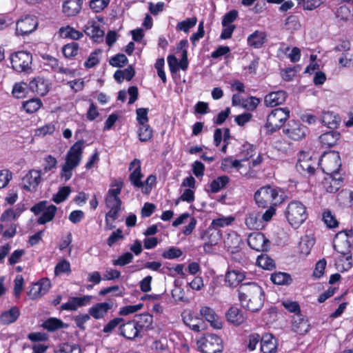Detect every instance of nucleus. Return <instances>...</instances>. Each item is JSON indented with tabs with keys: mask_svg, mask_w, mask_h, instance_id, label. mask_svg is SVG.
<instances>
[{
	"mask_svg": "<svg viewBox=\"0 0 353 353\" xmlns=\"http://www.w3.org/2000/svg\"><path fill=\"white\" fill-rule=\"evenodd\" d=\"M321 123L329 128H336L340 121L339 117L331 112H323L321 119Z\"/></svg>",
	"mask_w": 353,
	"mask_h": 353,
	"instance_id": "obj_39",
	"label": "nucleus"
},
{
	"mask_svg": "<svg viewBox=\"0 0 353 353\" xmlns=\"http://www.w3.org/2000/svg\"><path fill=\"white\" fill-rule=\"evenodd\" d=\"M55 130V125L50 123L36 130L35 134L37 136H46L47 134H52Z\"/></svg>",
	"mask_w": 353,
	"mask_h": 353,
	"instance_id": "obj_61",
	"label": "nucleus"
},
{
	"mask_svg": "<svg viewBox=\"0 0 353 353\" xmlns=\"http://www.w3.org/2000/svg\"><path fill=\"white\" fill-rule=\"evenodd\" d=\"M184 323L194 332H200L203 324L201 319L197 317L190 311H185L182 314Z\"/></svg>",
	"mask_w": 353,
	"mask_h": 353,
	"instance_id": "obj_22",
	"label": "nucleus"
},
{
	"mask_svg": "<svg viewBox=\"0 0 353 353\" xmlns=\"http://www.w3.org/2000/svg\"><path fill=\"white\" fill-rule=\"evenodd\" d=\"M206 234L208 238V241L210 242L211 245H216L219 243L221 239V234L219 231L209 228L206 232Z\"/></svg>",
	"mask_w": 353,
	"mask_h": 353,
	"instance_id": "obj_64",
	"label": "nucleus"
},
{
	"mask_svg": "<svg viewBox=\"0 0 353 353\" xmlns=\"http://www.w3.org/2000/svg\"><path fill=\"white\" fill-rule=\"evenodd\" d=\"M323 185L327 192L334 193L340 189L341 181L339 178H335L334 175H327L323 182Z\"/></svg>",
	"mask_w": 353,
	"mask_h": 353,
	"instance_id": "obj_32",
	"label": "nucleus"
},
{
	"mask_svg": "<svg viewBox=\"0 0 353 353\" xmlns=\"http://www.w3.org/2000/svg\"><path fill=\"white\" fill-rule=\"evenodd\" d=\"M71 272L70 263L66 259L60 261L54 268V274L56 276L61 275L62 274H70Z\"/></svg>",
	"mask_w": 353,
	"mask_h": 353,
	"instance_id": "obj_52",
	"label": "nucleus"
},
{
	"mask_svg": "<svg viewBox=\"0 0 353 353\" xmlns=\"http://www.w3.org/2000/svg\"><path fill=\"white\" fill-rule=\"evenodd\" d=\"M239 299L241 305L252 312L261 309L265 301V292L256 283L242 284L239 288Z\"/></svg>",
	"mask_w": 353,
	"mask_h": 353,
	"instance_id": "obj_1",
	"label": "nucleus"
},
{
	"mask_svg": "<svg viewBox=\"0 0 353 353\" xmlns=\"http://www.w3.org/2000/svg\"><path fill=\"white\" fill-rule=\"evenodd\" d=\"M230 179L228 176H221L212 180L210 184V191L213 193L219 192L229 183Z\"/></svg>",
	"mask_w": 353,
	"mask_h": 353,
	"instance_id": "obj_42",
	"label": "nucleus"
},
{
	"mask_svg": "<svg viewBox=\"0 0 353 353\" xmlns=\"http://www.w3.org/2000/svg\"><path fill=\"white\" fill-rule=\"evenodd\" d=\"M234 221V217L232 216H221L218 217L217 219H213L210 228L214 230H216L219 228H224L232 225Z\"/></svg>",
	"mask_w": 353,
	"mask_h": 353,
	"instance_id": "obj_43",
	"label": "nucleus"
},
{
	"mask_svg": "<svg viewBox=\"0 0 353 353\" xmlns=\"http://www.w3.org/2000/svg\"><path fill=\"white\" fill-rule=\"evenodd\" d=\"M197 22L196 17H191L186 19L184 21H180L176 25V29L180 31L188 32L190 29L193 28Z\"/></svg>",
	"mask_w": 353,
	"mask_h": 353,
	"instance_id": "obj_55",
	"label": "nucleus"
},
{
	"mask_svg": "<svg viewBox=\"0 0 353 353\" xmlns=\"http://www.w3.org/2000/svg\"><path fill=\"white\" fill-rule=\"evenodd\" d=\"M242 159H233L232 157H226L221 161V168L225 172H228L231 168L239 170L242 167Z\"/></svg>",
	"mask_w": 353,
	"mask_h": 353,
	"instance_id": "obj_41",
	"label": "nucleus"
},
{
	"mask_svg": "<svg viewBox=\"0 0 353 353\" xmlns=\"http://www.w3.org/2000/svg\"><path fill=\"white\" fill-rule=\"evenodd\" d=\"M323 171L327 175H334L339 172L341 166V158L339 152L330 151L325 152L319 161Z\"/></svg>",
	"mask_w": 353,
	"mask_h": 353,
	"instance_id": "obj_6",
	"label": "nucleus"
},
{
	"mask_svg": "<svg viewBox=\"0 0 353 353\" xmlns=\"http://www.w3.org/2000/svg\"><path fill=\"white\" fill-rule=\"evenodd\" d=\"M339 134L334 131H329L319 137L321 145L324 147L334 146L339 139Z\"/></svg>",
	"mask_w": 353,
	"mask_h": 353,
	"instance_id": "obj_36",
	"label": "nucleus"
},
{
	"mask_svg": "<svg viewBox=\"0 0 353 353\" xmlns=\"http://www.w3.org/2000/svg\"><path fill=\"white\" fill-rule=\"evenodd\" d=\"M225 316L228 322L236 325L242 324L246 319L243 312L236 307H230L227 312Z\"/></svg>",
	"mask_w": 353,
	"mask_h": 353,
	"instance_id": "obj_29",
	"label": "nucleus"
},
{
	"mask_svg": "<svg viewBox=\"0 0 353 353\" xmlns=\"http://www.w3.org/2000/svg\"><path fill=\"white\" fill-rule=\"evenodd\" d=\"M254 199L256 203L262 207L268 204L276 205L283 201L284 193L278 188L265 186L256 192Z\"/></svg>",
	"mask_w": 353,
	"mask_h": 353,
	"instance_id": "obj_3",
	"label": "nucleus"
},
{
	"mask_svg": "<svg viewBox=\"0 0 353 353\" xmlns=\"http://www.w3.org/2000/svg\"><path fill=\"white\" fill-rule=\"evenodd\" d=\"M133 254L130 252H125L121 255L117 259L113 261L114 265L124 266L132 261Z\"/></svg>",
	"mask_w": 353,
	"mask_h": 353,
	"instance_id": "obj_60",
	"label": "nucleus"
},
{
	"mask_svg": "<svg viewBox=\"0 0 353 353\" xmlns=\"http://www.w3.org/2000/svg\"><path fill=\"white\" fill-rule=\"evenodd\" d=\"M289 117L288 108H276L268 114L265 128L270 132H274L282 127Z\"/></svg>",
	"mask_w": 353,
	"mask_h": 353,
	"instance_id": "obj_8",
	"label": "nucleus"
},
{
	"mask_svg": "<svg viewBox=\"0 0 353 353\" xmlns=\"http://www.w3.org/2000/svg\"><path fill=\"white\" fill-rule=\"evenodd\" d=\"M197 345L203 353H221L223 349L222 339L214 334H205L197 341Z\"/></svg>",
	"mask_w": 353,
	"mask_h": 353,
	"instance_id": "obj_7",
	"label": "nucleus"
},
{
	"mask_svg": "<svg viewBox=\"0 0 353 353\" xmlns=\"http://www.w3.org/2000/svg\"><path fill=\"white\" fill-rule=\"evenodd\" d=\"M83 0H63L62 11L67 17L78 14L82 8Z\"/></svg>",
	"mask_w": 353,
	"mask_h": 353,
	"instance_id": "obj_23",
	"label": "nucleus"
},
{
	"mask_svg": "<svg viewBox=\"0 0 353 353\" xmlns=\"http://www.w3.org/2000/svg\"><path fill=\"white\" fill-rule=\"evenodd\" d=\"M31 210L35 214H41L37 221L39 224H45L53 219L57 207L54 205H47L46 201H41L34 205Z\"/></svg>",
	"mask_w": 353,
	"mask_h": 353,
	"instance_id": "obj_12",
	"label": "nucleus"
},
{
	"mask_svg": "<svg viewBox=\"0 0 353 353\" xmlns=\"http://www.w3.org/2000/svg\"><path fill=\"white\" fill-rule=\"evenodd\" d=\"M30 88L41 96H44L50 90V84L45 79L38 77L30 82Z\"/></svg>",
	"mask_w": 353,
	"mask_h": 353,
	"instance_id": "obj_25",
	"label": "nucleus"
},
{
	"mask_svg": "<svg viewBox=\"0 0 353 353\" xmlns=\"http://www.w3.org/2000/svg\"><path fill=\"white\" fill-rule=\"evenodd\" d=\"M142 327L135 321H128L120 327L121 334L128 339H134L139 336Z\"/></svg>",
	"mask_w": 353,
	"mask_h": 353,
	"instance_id": "obj_20",
	"label": "nucleus"
},
{
	"mask_svg": "<svg viewBox=\"0 0 353 353\" xmlns=\"http://www.w3.org/2000/svg\"><path fill=\"white\" fill-rule=\"evenodd\" d=\"M42 105V101L38 98L31 99L23 103V107L28 113L36 112Z\"/></svg>",
	"mask_w": 353,
	"mask_h": 353,
	"instance_id": "obj_48",
	"label": "nucleus"
},
{
	"mask_svg": "<svg viewBox=\"0 0 353 353\" xmlns=\"http://www.w3.org/2000/svg\"><path fill=\"white\" fill-rule=\"evenodd\" d=\"M314 245V241L312 239L306 237L301 240L300 243V249L303 254L307 255Z\"/></svg>",
	"mask_w": 353,
	"mask_h": 353,
	"instance_id": "obj_59",
	"label": "nucleus"
},
{
	"mask_svg": "<svg viewBox=\"0 0 353 353\" xmlns=\"http://www.w3.org/2000/svg\"><path fill=\"white\" fill-rule=\"evenodd\" d=\"M319 161L316 158L314 159L309 152H301L299 153L296 169L301 174H313Z\"/></svg>",
	"mask_w": 353,
	"mask_h": 353,
	"instance_id": "obj_10",
	"label": "nucleus"
},
{
	"mask_svg": "<svg viewBox=\"0 0 353 353\" xmlns=\"http://www.w3.org/2000/svg\"><path fill=\"white\" fill-rule=\"evenodd\" d=\"M256 264L264 270H271L275 268V263L267 254H261L256 259Z\"/></svg>",
	"mask_w": 353,
	"mask_h": 353,
	"instance_id": "obj_47",
	"label": "nucleus"
},
{
	"mask_svg": "<svg viewBox=\"0 0 353 353\" xmlns=\"http://www.w3.org/2000/svg\"><path fill=\"white\" fill-rule=\"evenodd\" d=\"M41 326L48 332H54L59 329L68 327V325L64 323L61 320L53 317L44 321Z\"/></svg>",
	"mask_w": 353,
	"mask_h": 353,
	"instance_id": "obj_34",
	"label": "nucleus"
},
{
	"mask_svg": "<svg viewBox=\"0 0 353 353\" xmlns=\"http://www.w3.org/2000/svg\"><path fill=\"white\" fill-rule=\"evenodd\" d=\"M113 303L111 302L98 303L89 309V314L95 319H103L106 314L112 308Z\"/></svg>",
	"mask_w": 353,
	"mask_h": 353,
	"instance_id": "obj_21",
	"label": "nucleus"
},
{
	"mask_svg": "<svg viewBox=\"0 0 353 353\" xmlns=\"http://www.w3.org/2000/svg\"><path fill=\"white\" fill-rule=\"evenodd\" d=\"M276 349V340L270 334H265L261 339V350L263 353H274Z\"/></svg>",
	"mask_w": 353,
	"mask_h": 353,
	"instance_id": "obj_31",
	"label": "nucleus"
},
{
	"mask_svg": "<svg viewBox=\"0 0 353 353\" xmlns=\"http://www.w3.org/2000/svg\"><path fill=\"white\" fill-rule=\"evenodd\" d=\"M200 314L213 328L218 330L222 328V321L212 308L208 306H203L200 309Z\"/></svg>",
	"mask_w": 353,
	"mask_h": 353,
	"instance_id": "obj_19",
	"label": "nucleus"
},
{
	"mask_svg": "<svg viewBox=\"0 0 353 353\" xmlns=\"http://www.w3.org/2000/svg\"><path fill=\"white\" fill-rule=\"evenodd\" d=\"M129 170L131 171L130 174V181L131 183L138 188H143L144 182L141 181L143 177L141 170V161L137 159H134L129 165Z\"/></svg>",
	"mask_w": 353,
	"mask_h": 353,
	"instance_id": "obj_17",
	"label": "nucleus"
},
{
	"mask_svg": "<svg viewBox=\"0 0 353 353\" xmlns=\"http://www.w3.org/2000/svg\"><path fill=\"white\" fill-rule=\"evenodd\" d=\"M84 148V141L79 140L68 150L60 172V177L64 181H68L72 178L73 170L79 166L81 161Z\"/></svg>",
	"mask_w": 353,
	"mask_h": 353,
	"instance_id": "obj_2",
	"label": "nucleus"
},
{
	"mask_svg": "<svg viewBox=\"0 0 353 353\" xmlns=\"http://www.w3.org/2000/svg\"><path fill=\"white\" fill-rule=\"evenodd\" d=\"M84 32L95 42H101L103 41L104 32L100 28L99 25L94 21H89L88 22L85 27Z\"/></svg>",
	"mask_w": 353,
	"mask_h": 353,
	"instance_id": "obj_24",
	"label": "nucleus"
},
{
	"mask_svg": "<svg viewBox=\"0 0 353 353\" xmlns=\"http://www.w3.org/2000/svg\"><path fill=\"white\" fill-rule=\"evenodd\" d=\"M245 278V272L241 270H228L225 275V282L231 287L237 286Z\"/></svg>",
	"mask_w": 353,
	"mask_h": 353,
	"instance_id": "obj_28",
	"label": "nucleus"
},
{
	"mask_svg": "<svg viewBox=\"0 0 353 353\" xmlns=\"http://www.w3.org/2000/svg\"><path fill=\"white\" fill-rule=\"evenodd\" d=\"M285 216L292 226L297 228L307 218L306 207L300 201H293L286 208Z\"/></svg>",
	"mask_w": 353,
	"mask_h": 353,
	"instance_id": "obj_5",
	"label": "nucleus"
},
{
	"mask_svg": "<svg viewBox=\"0 0 353 353\" xmlns=\"http://www.w3.org/2000/svg\"><path fill=\"white\" fill-rule=\"evenodd\" d=\"M93 299L91 295H84L83 296H72L69 298L68 302L61 306L62 310L76 311L79 307L88 305Z\"/></svg>",
	"mask_w": 353,
	"mask_h": 353,
	"instance_id": "obj_16",
	"label": "nucleus"
},
{
	"mask_svg": "<svg viewBox=\"0 0 353 353\" xmlns=\"http://www.w3.org/2000/svg\"><path fill=\"white\" fill-rule=\"evenodd\" d=\"M283 132L292 140L300 141L306 136L307 128L299 121L292 120L283 128Z\"/></svg>",
	"mask_w": 353,
	"mask_h": 353,
	"instance_id": "obj_13",
	"label": "nucleus"
},
{
	"mask_svg": "<svg viewBox=\"0 0 353 353\" xmlns=\"http://www.w3.org/2000/svg\"><path fill=\"white\" fill-rule=\"evenodd\" d=\"M323 221L324 223L329 228H335L338 227L339 222L336 216L331 212L330 210H325L323 213Z\"/></svg>",
	"mask_w": 353,
	"mask_h": 353,
	"instance_id": "obj_53",
	"label": "nucleus"
},
{
	"mask_svg": "<svg viewBox=\"0 0 353 353\" xmlns=\"http://www.w3.org/2000/svg\"><path fill=\"white\" fill-rule=\"evenodd\" d=\"M293 330L299 334H304L310 330V325L307 320L301 318L300 315H297L293 320Z\"/></svg>",
	"mask_w": 353,
	"mask_h": 353,
	"instance_id": "obj_38",
	"label": "nucleus"
},
{
	"mask_svg": "<svg viewBox=\"0 0 353 353\" xmlns=\"http://www.w3.org/2000/svg\"><path fill=\"white\" fill-rule=\"evenodd\" d=\"M59 32L61 37L73 40H79L83 36V32L74 29L70 26L61 28Z\"/></svg>",
	"mask_w": 353,
	"mask_h": 353,
	"instance_id": "obj_40",
	"label": "nucleus"
},
{
	"mask_svg": "<svg viewBox=\"0 0 353 353\" xmlns=\"http://www.w3.org/2000/svg\"><path fill=\"white\" fill-rule=\"evenodd\" d=\"M19 314V309L17 307H12L1 314L0 321L3 324H10L16 321Z\"/></svg>",
	"mask_w": 353,
	"mask_h": 353,
	"instance_id": "obj_33",
	"label": "nucleus"
},
{
	"mask_svg": "<svg viewBox=\"0 0 353 353\" xmlns=\"http://www.w3.org/2000/svg\"><path fill=\"white\" fill-rule=\"evenodd\" d=\"M271 281L276 285H289L292 282L291 276L285 272H274L271 275Z\"/></svg>",
	"mask_w": 353,
	"mask_h": 353,
	"instance_id": "obj_44",
	"label": "nucleus"
},
{
	"mask_svg": "<svg viewBox=\"0 0 353 353\" xmlns=\"http://www.w3.org/2000/svg\"><path fill=\"white\" fill-rule=\"evenodd\" d=\"M137 120L139 125H144L148 122V108H138L136 110Z\"/></svg>",
	"mask_w": 353,
	"mask_h": 353,
	"instance_id": "obj_62",
	"label": "nucleus"
},
{
	"mask_svg": "<svg viewBox=\"0 0 353 353\" xmlns=\"http://www.w3.org/2000/svg\"><path fill=\"white\" fill-rule=\"evenodd\" d=\"M110 3V0H90V8L94 12H100L103 10Z\"/></svg>",
	"mask_w": 353,
	"mask_h": 353,
	"instance_id": "obj_57",
	"label": "nucleus"
},
{
	"mask_svg": "<svg viewBox=\"0 0 353 353\" xmlns=\"http://www.w3.org/2000/svg\"><path fill=\"white\" fill-rule=\"evenodd\" d=\"M71 192V188L69 186L60 188L59 191L53 196L52 200L56 203H60L64 201Z\"/></svg>",
	"mask_w": 353,
	"mask_h": 353,
	"instance_id": "obj_54",
	"label": "nucleus"
},
{
	"mask_svg": "<svg viewBox=\"0 0 353 353\" xmlns=\"http://www.w3.org/2000/svg\"><path fill=\"white\" fill-rule=\"evenodd\" d=\"M54 353H81L79 345L70 343H61L54 349Z\"/></svg>",
	"mask_w": 353,
	"mask_h": 353,
	"instance_id": "obj_46",
	"label": "nucleus"
},
{
	"mask_svg": "<svg viewBox=\"0 0 353 353\" xmlns=\"http://www.w3.org/2000/svg\"><path fill=\"white\" fill-rule=\"evenodd\" d=\"M25 253L26 252L23 249L14 250L8 258L9 265H13L19 263Z\"/></svg>",
	"mask_w": 353,
	"mask_h": 353,
	"instance_id": "obj_63",
	"label": "nucleus"
},
{
	"mask_svg": "<svg viewBox=\"0 0 353 353\" xmlns=\"http://www.w3.org/2000/svg\"><path fill=\"white\" fill-rule=\"evenodd\" d=\"M248 244L250 248L257 252L268 251L270 247V242L261 232H252L248 236Z\"/></svg>",
	"mask_w": 353,
	"mask_h": 353,
	"instance_id": "obj_15",
	"label": "nucleus"
},
{
	"mask_svg": "<svg viewBox=\"0 0 353 353\" xmlns=\"http://www.w3.org/2000/svg\"><path fill=\"white\" fill-rule=\"evenodd\" d=\"M266 37L264 31L256 30L248 37V44L254 48H260L265 43Z\"/></svg>",
	"mask_w": 353,
	"mask_h": 353,
	"instance_id": "obj_30",
	"label": "nucleus"
},
{
	"mask_svg": "<svg viewBox=\"0 0 353 353\" xmlns=\"http://www.w3.org/2000/svg\"><path fill=\"white\" fill-rule=\"evenodd\" d=\"M23 211V209L20 207H17L16 208H10L6 210L1 214V221L4 222L15 220L21 215Z\"/></svg>",
	"mask_w": 353,
	"mask_h": 353,
	"instance_id": "obj_45",
	"label": "nucleus"
},
{
	"mask_svg": "<svg viewBox=\"0 0 353 353\" xmlns=\"http://www.w3.org/2000/svg\"><path fill=\"white\" fill-rule=\"evenodd\" d=\"M42 181L41 170L31 169L22 178L21 186L28 192H34Z\"/></svg>",
	"mask_w": 353,
	"mask_h": 353,
	"instance_id": "obj_11",
	"label": "nucleus"
},
{
	"mask_svg": "<svg viewBox=\"0 0 353 353\" xmlns=\"http://www.w3.org/2000/svg\"><path fill=\"white\" fill-rule=\"evenodd\" d=\"M50 287V281L47 278H43L31 286L28 292V295L32 299H38L44 295L49 290Z\"/></svg>",
	"mask_w": 353,
	"mask_h": 353,
	"instance_id": "obj_18",
	"label": "nucleus"
},
{
	"mask_svg": "<svg viewBox=\"0 0 353 353\" xmlns=\"http://www.w3.org/2000/svg\"><path fill=\"white\" fill-rule=\"evenodd\" d=\"M28 92V85L23 82L16 83L12 89V94L17 99L23 98Z\"/></svg>",
	"mask_w": 353,
	"mask_h": 353,
	"instance_id": "obj_56",
	"label": "nucleus"
},
{
	"mask_svg": "<svg viewBox=\"0 0 353 353\" xmlns=\"http://www.w3.org/2000/svg\"><path fill=\"white\" fill-rule=\"evenodd\" d=\"M286 97V92L283 90L272 92L265 96L264 102L267 106L275 107L283 103Z\"/></svg>",
	"mask_w": 353,
	"mask_h": 353,
	"instance_id": "obj_26",
	"label": "nucleus"
},
{
	"mask_svg": "<svg viewBox=\"0 0 353 353\" xmlns=\"http://www.w3.org/2000/svg\"><path fill=\"white\" fill-rule=\"evenodd\" d=\"M241 243V236L236 232L228 234L224 240L225 247L233 254L238 252Z\"/></svg>",
	"mask_w": 353,
	"mask_h": 353,
	"instance_id": "obj_27",
	"label": "nucleus"
},
{
	"mask_svg": "<svg viewBox=\"0 0 353 353\" xmlns=\"http://www.w3.org/2000/svg\"><path fill=\"white\" fill-rule=\"evenodd\" d=\"M336 16L340 20L350 21L353 19V10H351L347 6H342L337 10Z\"/></svg>",
	"mask_w": 353,
	"mask_h": 353,
	"instance_id": "obj_51",
	"label": "nucleus"
},
{
	"mask_svg": "<svg viewBox=\"0 0 353 353\" xmlns=\"http://www.w3.org/2000/svg\"><path fill=\"white\" fill-rule=\"evenodd\" d=\"M101 53V50H96L92 52L84 63V66L87 68H91L99 63V54Z\"/></svg>",
	"mask_w": 353,
	"mask_h": 353,
	"instance_id": "obj_58",
	"label": "nucleus"
},
{
	"mask_svg": "<svg viewBox=\"0 0 353 353\" xmlns=\"http://www.w3.org/2000/svg\"><path fill=\"white\" fill-rule=\"evenodd\" d=\"M123 188L121 181H115L111 185L105 197L106 206L110 209L107 212L108 217L117 219L119 212L121 210V201L119 196Z\"/></svg>",
	"mask_w": 353,
	"mask_h": 353,
	"instance_id": "obj_4",
	"label": "nucleus"
},
{
	"mask_svg": "<svg viewBox=\"0 0 353 353\" xmlns=\"http://www.w3.org/2000/svg\"><path fill=\"white\" fill-rule=\"evenodd\" d=\"M245 225L251 230H259L263 227L261 214L256 212H252L245 218Z\"/></svg>",
	"mask_w": 353,
	"mask_h": 353,
	"instance_id": "obj_35",
	"label": "nucleus"
},
{
	"mask_svg": "<svg viewBox=\"0 0 353 353\" xmlns=\"http://www.w3.org/2000/svg\"><path fill=\"white\" fill-rule=\"evenodd\" d=\"M138 136L141 141H148L152 137V130L148 123L139 125Z\"/></svg>",
	"mask_w": 353,
	"mask_h": 353,
	"instance_id": "obj_49",
	"label": "nucleus"
},
{
	"mask_svg": "<svg viewBox=\"0 0 353 353\" xmlns=\"http://www.w3.org/2000/svg\"><path fill=\"white\" fill-rule=\"evenodd\" d=\"M79 50V44L76 42H72L63 47L62 52L66 58H72L77 55Z\"/></svg>",
	"mask_w": 353,
	"mask_h": 353,
	"instance_id": "obj_50",
	"label": "nucleus"
},
{
	"mask_svg": "<svg viewBox=\"0 0 353 353\" xmlns=\"http://www.w3.org/2000/svg\"><path fill=\"white\" fill-rule=\"evenodd\" d=\"M12 66L19 72H28L31 70L32 54L25 51H19L10 56Z\"/></svg>",
	"mask_w": 353,
	"mask_h": 353,
	"instance_id": "obj_9",
	"label": "nucleus"
},
{
	"mask_svg": "<svg viewBox=\"0 0 353 353\" xmlns=\"http://www.w3.org/2000/svg\"><path fill=\"white\" fill-rule=\"evenodd\" d=\"M335 265L339 271H347L352 265V255L349 253L340 254L336 261Z\"/></svg>",
	"mask_w": 353,
	"mask_h": 353,
	"instance_id": "obj_37",
	"label": "nucleus"
},
{
	"mask_svg": "<svg viewBox=\"0 0 353 353\" xmlns=\"http://www.w3.org/2000/svg\"><path fill=\"white\" fill-rule=\"evenodd\" d=\"M39 24L37 18L34 15L22 17L17 22L16 33L18 35H26L34 32Z\"/></svg>",
	"mask_w": 353,
	"mask_h": 353,
	"instance_id": "obj_14",
	"label": "nucleus"
}]
</instances>
